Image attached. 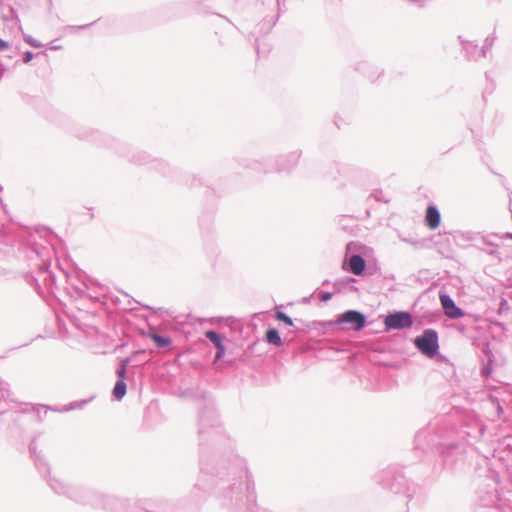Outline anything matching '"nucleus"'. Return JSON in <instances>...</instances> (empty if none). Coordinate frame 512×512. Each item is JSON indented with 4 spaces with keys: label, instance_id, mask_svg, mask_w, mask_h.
Here are the masks:
<instances>
[{
    "label": "nucleus",
    "instance_id": "1",
    "mask_svg": "<svg viewBox=\"0 0 512 512\" xmlns=\"http://www.w3.org/2000/svg\"><path fill=\"white\" fill-rule=\"evenodd\" d=\"M199 475L185 505L198 506L214 495L231 512H239L244 497L255 506L257 493L244 458L234 454L231 440L220 427L218 413L207 405L199 413Z\"/></svg>",
    "mask_w": 512,
    "mask_h": 512
},
{
    "label": "nucleus",
    "instance_id": "2",
    "mask_svg": "<svg viewBox=\"0 0 512 512\" xmlns=\"http://www.w3.org/2000/svg\"><path fill=\"white\" fill-rule=\"evenodd\" d=\"M455 433V429L450 425L449 419L445 416L436 417L429 424L420 429L414 439L417 449L437 448L443 457L444 465L452 467L455 461L458 444L450 439Z\"/></svg>",
    "mask_w": 512,
    "mask_h": 512
},
{
    "label": "nucleus",
    "instance_id": "3",
    "mask_svg": "<svg viewBox=\"0 0 512 512\" xmlns=\"http://www.w3.org/2000/svg\"><path fill=\"white\" fill-rule=\"evenodd\" d=\"M49 487L58 495H63L77 504L95 507L99 498L98 490L86 485H69L59 478H50Z\"/></svg>",
    "mask_w": 512,
    "mask_h": 512
},
{
    "label": "nucleus",
    "instance_id": "4",
    "mask_svg": "<svg viewBox=\"0 0 512 512\" xmlns=\"http://www.w3.org/2000/svg\"><path fill=\"white\" fill-rule=\"evenodd\" d=\"M376 481L387 490H390L394 494H403L408 499L413 497L411 487L408 484L406 477L399 471L388 468L376 476Z\"/></svg>",
    "mask_w": 512,
    "mask_h": 512
},
{
    "label": "nucleus",
    "instance_id": "5",
    "mask_svg": "<svg viewBox=\"0 0 512 512\" xmlns=\"http://www.w3.org/2000/svg\"><path fill=\"white\" fill-rule=\"evenodd\" d=\"M301 156V151H292L286 154L279 155L277 159H275V165L271 166L270 164L265 162H260L254 160L251 162L249 167L256 171H262L265 173L277 171V172H289L291 171L298 163Z\"/></svg>",
    "mask_w": 512,
    "mask_h": 512
},
{
    "label": "nucleus",
    "instance_id": "6",
    "mask_svg": "<svg viewBox=\"0 0 512 512\" xmlns=\"http://www.w3.org/2000/svg\"><path fill=\"white\" fill-rule=\"evenodd\" d=\"M413 344L421 354L430 359L439 353V336L435 329H425L414 338Z\"/></svg>",
    "mask_w": 512,
    "mask_h": 512
},
{
    "label": "nucleus",
    "instance_id": "7",
    "mask_svg": "<svg viewBox=\"0 0 512 512\" xmlns=\"http://www.w3.org/2000/svg\"><path fill=\"white\" fill-rule=\"evenodd\" d=\"M52 246H45L40 244H33L31 247V253H33L36 257V260L39 261V263H36L39 274L44 275L43 280L45 282H50L51 284L55 283V276L54 274L49 271V267L51 265V256H52Z\"/></svg>",
    "mask_w": 512,
    "mask_h": 512
},
{
    "label": "nucleus",
    "instance_id": "8",
    "mask_svg": "<svg viewBox=\"0 0 512 512\" xmlns=\"http://www.w3.org/2000/svg\"><path fill=\"white\" fill-rule=\"evenodd\" d=\"M135 500L120 498L114 495L99 492V498L94 508L103 509L111 512H136L133 508Z\"/></svg>",
    "mask_w": 512,
    "mask_h": 512
},
{
    "label": "nucleus",
    "instance_id": "9",
    "mask_svg": "<svg viewBox=\"0 0 512 512\" xmlns=\"http://www.w3.org/2000/svg\"><path fill=\"white\" fill-rule=\"evenodd\" d=\"M413 315L409 311H392L384 317L385 331L408 329L413 326Z\"/></svg>",
    "mask_w": 512,
    "mask_h": 512
},
{
    "label": "nucleus",
    "instance_id": "10",
    "mask_svg": "<svg viewBox=\"0 0 512 512\" xmlns=\"http://www.w3.org/2000/svg\"><path fill=\"white\" fill-rule=\"evenodd\" d=\"M367 323V318L364 313L357 310H347L338 315L336 324H350L351 329L354 331L362 330Z\"/></svg>",
    "mask_w": 512,
    "mask_h": 512
},
{
    "label": "nucleus",
    "instance_id": "11",
    "mask_svg": "<svg viewBox=\"0 0 512 512\" xmlns=\"http://www.w3.org/2000/svg\"><path fill=\"white\" fill-rule=\"evenodd\" d=\"M367 262L365 258L360 254L346 255L342 268L343 270L350 272L356 276H362L366 270Z\"/></svg>",
    "mask_w": 512,
    "mask_h": 512
},
{
    "label": "nucleus",
    "instance_id": "12",
    "mask_svg": "<svg viewBox=\"0 0 512 512\" xmlns=\"http://www.w3.org/2000/svg\"><path fill=\"white\" fill-rule=\"evenodd\" d=\"M80 296H86L94 301H101L106 295V288L92 281L82 282L81 286H76Z\"/></svg>",
    "mask_w": 512,
    "mask_h": 512
},
{
    "label": "nucleus",
    "instance_id": "13",
    "mask_svg": "<svg viewBox=\"0 0 512 512\" xmlns=\"http://www.w3.org/2000/svg\"><path fill=\"white\" fill-rule=\"evenodd\" d=\"M29 452L31 457L34 459V463L37 470L46 478V481L48 482L50 478H53L50 475V466L43 457V455L41 454V452L37 450L35 439H33L29 444Z\"/></svg>",
    "mask_w": 512,
    "mask_h": 512
},
{
    "label": "nucleus",
    "instance_id": "14",
    "mask_svg": "<svg viewBox=\"0 0 512 512\" xmlns=\"http://www.w3.org/2000/svg\"><path fill=\"white\" fill-rule=\"evenodd\" d=\"M440 303L444 314L450 319H459L464 316V311L458 307L455 301L448 294H440Z\"/></svg>",
    "mask_w": 512,
    "mask_h": 512
},
{
    "label": "nucleus",
    "instance_id": "15",
    "mask_svg": "<svg viewBox=\"0 0 512 512\" xmlns=\"http://www.w3.org/2000/svg\"><path fill=\"white\" fill-rule=\"evenodd\" d=\"M458 38L462 44L465 57L468 60L478 61L479 59L484 58V55L479 54L480 48L476 41H464L461 36Z\"/></svg>",
    "mask_w": 512,
    "mask_h": 512
},
{
    "label": "nucleus",
    "instance_id": "16",
    "mask_svg": "<svg viewBox=\"0 0 512 512\" xmlns=\"http://www.w3.org/2000/svg\"><path fill=\"white\" fill-rule=\"evenodd\" d=\"M355 69L370 80H375L382 74V71H379L373 63L367 60L358 62Z\"/></svg>",
    "mask_w": 512,
    "mask_h": 512
},
{
    "label": "nucleus",
    "instance_id": "17",
    "mask_svg": "<svg viewBox=\"0 0 512 512\" xmlns=\"http://www.w3.org/2000/svg\"><path fill=\"white\" fill-rule=\"evenodd\" d=\"M441 222V214L439 209L435 205H429L426 209L425 224L426 226L434 230L439 227Z\"/></svg>",
    "mask_w": 512,
    "mask_h": 512
},
{
    "label": "nucleus",
    "instance_id": "18",
    "mask_svg": "<svg viewBox=\"0 0 512 512\" xmlns=\"http://www.w3.org/2000/svg\"><path fill=\"white\" fill-rule=\"evenodd\" d=\"M356 282V279L353 277H343L340 279H337L335 282H333V288L336 293H341L344 291H357V288L353 286L352 284Z\"/></svg>",
    "mask_w": 512,
    "mask_h": 512
},
{
    "label": "nucleus",
    "instance_id": "19",
    "mask_svg": "<svg viewBox=\"0 0 512 512\" xmlns=\"http://www.w3.org/2000/svg\"><path fill=\"white\" fill-rule=\"evenodd\" d=\"M9 384L0 377V415L8 409Z\"/></svg>",
    "mask_w": 512,
    "mask_h": 512
},
{
    "label": "nucleus",
    "instance_id": "20",
    "mask_svg": "<svg viewBox=\"0 0 512 512\" xmlns=\"http://www.w3.org/2000/svg\"><path fill=\"white\" fill-rule=\"evenodd\" d=\"M149 337L153 340V342L159 348H166V347L170 346L172 343V340L170 337L161 335L157 332H151L149 334Z\"/></svg>",
    "mask_w": 512,
    "mask_h": 512
},
{
    "label": "nucleus",
    "instance_id": "21",
    "mask_svg": "<svg viewBox=\"0 0 512 512\" xmlns=\"http://www.w3.org/2000/svg\"><path fill=\"white\" fill-rule=\"evenodd\" d=\"M265 337L266 341L271 345L280 346L282 344V338L276 328L267 329Z\"/></svg>",
    "mask_w": 512,
    "mask_h": 512
},
{
    "label": "nucleus",
    "instance_id": "22",
    "mask_svg": "<svg viewBox=\"0 0 512 512\" xmlns=\"http://www.w3.org/2000/svg\"><path fill=\"white\" fill-rule=\"evenodd\" d=\"M126 391H127V385H126L125 381L117 380L114 385L113 391H112L115 399L121 400L125 396Z\"/></svg>",
    "mask_w": 512,
    "mask_h": 512
},
{
    "label": "nucleus",
    "instance_id": "23",
    "mask_svg": "<svg viewBox=\"0 0 512 512\" xmlns=\"http://www.w3.org/2000/svg\"><path fill=\"white\" fill-rule=\"evenodd\" d=\"M130 161L140 165L146 164L150 162V155L144 151H137L131 155Z\"/></svg>",
    "mask_w": 512,
    "mask_h": 512
},
{
    "label": "nucleus",
    "instance_id": "24",
    "mask_svg": "<svg viewBox=\"0 0 512 512\" xmlns=\"http://www.w3.org/2000/svg\"><path fill=\"white\" fill-rule=\"evenodd\" d=\"M206 338L214 344L215 347L223 344L224 337L215 330H208L205 332Z\"/></svg>",
    "mask_w": 512,
    "mask_h": 512
},
{
    "label": "nucleus",
    "instance_id": "25",
    "mask_svg": "<svg viewBox=\"0 0 512 512\" xmlns=\"http://www.w3.org/2000/svg\"><path fill=\"white\" fill-rule=\"evenodd\" d=\"M495 40L496 36L494 32L488 35L484 40L483 46L480 48L479 54L484 55V57H486L488 50L492 48Z\"/></svg>",
    "mask_w": 512,
    "mask_h": 512
},
{
    "label": "nucleus",
    "instance_id": "26",
    "mask_svg": "<svg viewBox=\"0 0 512 512\" xmlns=\"http://www.w3.org/2000/svg\"><path fill=\"white\" fill-rule=\"evenodd\" d=\"M484 352L488 355V361L481 368V375L484 377H488L492 373V362L493 355L487 347Z\"/></svg>",
    "mask_w": 512,
    "mask_h": 512
},
{
    "label": "nucleus",
    "instance_id": "27",
    "mask_svg": "<svg viewBox=\"0 0 512 512\" xmlns=\"http://www.w3.org/2000/svg\"><path fill=\"white\" fill-rule=\"evenodd\" d=\"M275 319L279 322L285 323L288 326L294 325L293 319L283 311L277 310L275 313Z\"/></svg>",
    "mask_w": 512,
    "mask_h": 512
},
{
    "label": "nucleus",
    "instance_id": "28",
    "mask_svg": "<svg viewBox=\"0 0 512 512\" xmlns=\"http://www.w3.org/2000/svg\"><path fill=\"white\" fill-rule=\"evenodd\" d=\"M128 364H129V359L128 358H125V359L121 360L120 367L116 371V374H117V376L119 378L118 380L125 381Z\"/></svg>",
    "mask_w": 512,
    "mask_h": 512
},
{
    "label": "nucleus",
    "instance_id": "29",
    "mask_svg": "<svg viewBox=\"0 0 512 512\" xmlns=\"http://www.w3.org/2000/svg\"><path fill=\"white\" fill-rule=\"evenodd\" d=\"M87 403V401H80V402H72L68 406H64L62 409H53L54 411L59 412H68L74 409H81L84 407V405Z\"/></svg>",
    "mask_w": 512,
    "mask_h": 512
},
{
    "label": "nucleus",
    "instance_id": "30",
    "mask_svg": "<svg viewBox=\"0 0 512 512\" xmlns=\"http://www.w3.org/2000/svg\"><path fill=\"white\" fill-rule=\"evenodd\" d=\"M99 135L97 131H94L93 129L85 130L83 133L79 134L78 137L80 139L85 140H95L96 137Z\"/></svg>",
    "mask_w": 512,
    "mask_h": 512
},
{
    "label": "nucleus",
    "instance_id": "31",
    "mask_svg": "<svg viewBox=\"0 0 512 512\" xmlns=\"http://www.w3.org/2000/svg\"><path fill=\"white\" fill-rule=\"evenodd\" d=\"M24 41L29 44L30 46L34 47V48H40L42 47V43L40 41H38L37 39L33 38L32 36L30 35H25L24 36Z\"/></svg>",
    "mask_w": 512,
    "mask_h": 512
},
{
    "label": "nucleus",
    "instance_id": "32",
    "mask_svg": "<svg viewBox=\"0 0 512 512\" xmlns=\"http://www.w3.org/2000/svg\"><path fill=\"white\" fill-rule=\"evenodd\" d=\"M510 310L508 301L505 298H501L498 306V314L508 312Z\"/></svg>",
    "mask_w": 512,
    "mask_h": 512
},
{
    "label": "nucleus",
    "instance_id": "33",
    "mask_svg": "<svg viewBox=\"0 0 512 512\" xmlns=\"http://www.w3.org/2000/svg\"><path fill=\"white\" fill-rule=\"evenodd\" d=\"M215 348H216L215 361H218L225 355L226 347L223 343Z\"/></svg>",
    "mask_w": 512,
    "mask_h": 512
},
{
    "label": "nucleus",
    "instance_id": "34",
    "mask_svg": "<svg viewBox=\"0 0 512 512\" xmlns=\"http://www.w3.org/2000/svg\"><path fill=\"white\" fill-rule=\"evenodd\" d=\"M247 512H272V511L267 509V508H260V507H258L257 501H256L255 502V506L253 504H250L247 507Z\"/></svg>",
    "mask_w": 512,
    "mask_h": 512
},
{
    "label": "nucleus",
    "instance_id": "35",
    "mask_svg": "<svg viewBox=\"0 0 512 512\" xmlns=\"http://www.w3.org/2000/svg\"><path fill=\"white\" fill-rule=\"evenodd\" d=\"M332 296H333V293L327 292V291H320L318 294V297H319L320 301H322V302L329 301L332 298Z\"/></svg>",
    "mask_w": 512,
    "mask_h": 512
},
{
    "label": "nucleus",
    "instance_id": "36",
    "mask_svg": "<svg viewBox=\"0 0 512 512\" xmlns=\"http://www.w3.org/2000/svg\"><path fill=\"white\" fill-rule=\"evenodd\" d=\"M49 409L51 408L44 405H39L38 407L35 408V413L39 421H41L40 411L44 410V413H46Z\"/></svg>",
    "mask_w": 512,
    "mask_h": 512
},
{
    "label": "nucleus",
    "instance_id": "37",
    "mask_svg": "<svg viewBox=\"0 0 512 512\" xmlns=\"http://www.w3.org/2000/svg\"><path fill=\"white\" fill-rule=\"evenodd\" d=\"M33 58H34V53H33L32 51L27 50V51L24 53V56H23V62L27 64V63H29Z\"/></svg>",
    "mask_w": 512,
    "mask_h": 512
},
{
    "label": "nucleus",
    "instance_id": "38",
    "mask_svg": "<svg viewBox=\"0 0 512 512\" xmlns=\"http://www.w3.org/2000/svg\"><path fill=\"white\" fill-rule=\"evenodd\" d=\"M95 22H92L90 24H86V25H81V26H68L67 29L68 30H71V31H79V30H83V29H86L87 27L93 25Z\"/></svg>",
    "mask_w": 512,
    "mask_h": 512
},
{
    "label": "nucleus",
    "instance_id": "39",
    "mask_svg": "<svg viewBox=\"0 0 512 512\" xmlns=\"http://www.w3.org/2000/svg\"><path fill=\"white\" fill-rule=\"evenodd\" d=\"M372 196H373V197L375 198V200H377V201L387 202V200L383 198L382 191H378V190H376V191H374V192L372 193Z\"/></svg>",
    "mask_w": 512,
    "mask_h": 512
},
{
    "label": "nucleus",
    "instance_id": "40",
    "mask_svg": "<svg viewBox=\"0 0 512 512\" xmlns=\"http://www.w3.org/2000/svg\"><path fill=\"white\" fill-rule=\"evenodd\" d=\"M9 47V43L0 38V51L5 50Z\"/></svg>",
    "mask_w": 512,
    "mask_h": 512
},
{
    "label": "nucleus",
    "instance_id": "41",
    "mask_svg": "<svg viewBox=\"0 0 512 512\" xmlns=\"http://www.w3.org/2000/svg\"><path fill=\"white\" fill-rule=\"evenodd\" d=\"M491 256L498 257L499 251H498V245H494V249L489 252Z\"/></svg>",
    "mask_w": 512,
    "mask_h": 512
},
{
    "label": "nucleus",
    "instance_id": "42",
    "mask_svg": "<svg viewBox=\"0 0 512 512\" xmlns=\"http://www.w3.org/2000/svg\"><path fill=\"white\" fill-rule=\"evenodd\" d=\"M155 162H156V166L161 167L162 170H164L168 166L165 162H162V161L155 160Z\"/></svg>",
    "mask_w": 512,
    "mask_h": 512
},
{
    "label": "nucleus",
    "instance_id": "43",
    "mask_svg": "<svg viewBox=\"0 0 512 512\" xmlns=\"http://www.w3.org/2000/svg\"><path fill=\"white\" fill-rule=\"evenodd\" d=\"M502 238H505V239H511L512 240V233L511 232H507L505 233Z\"/></svg>",
    "mask_w": 512,
    "mask_h": 512
},
{
    "label": "nucleus",
    "instance_id": "44",
    "mask_svg": "<svg viewBox=\"0 0 512 512\" xmlns=\"http://www.w3.org/2000/svg\"><path fill=\"white\" fill-rule=\"evenodd\" d=\"M352 245H353V243H352V242H350V243H348V244L346 245V250H347V252H349V251H350V249H351V246H352Z\"/></svg>",
    "mask_w": 512,
    "mask_h": 512
},
{
    "label": "nucleus",
    "instance_id": "45",
    "mask_svg": "<svg viewBox=\"0 0 512 512\" xmlns=\"http://www.w3.org/2000/svg\"><path fill=\"white\" fill-rule=\"evenodd\" d=\"M484 243H485V244H487V245H491V246H493V247H494V245H495V244L491 243V241H489V240H487V239H485V240H484Z\"/></svg>",
    "mask_w": 512,
    "mask_h": 512
},
{
    "label": "nucleus",
    "instance_id": "46",
    "mask_svg": "<svg viewBox=\"0 0 512 512\" xmlns=\"http://www.w3.org/2000/svg\"><path fill=\"white\" fill-rule=\"evenodd\" d=\"M312 324H313L314 327H316L317 325H322V323L317 322V321H314Z\"/></svg>",
    "mask_w": 512,
    "mask_h": 512
},
{
    "label": "nucleus",
    "instance_id": "47",
    "mask_svg": "<svg viewBox=\"0 0 512 512\" xmlns=\"http://www.w3.org/2000/svg\"><path fill=\"white\" fill-rule=\"evenodd\" d=\"M328 284H330V281H329V280H325V281L323 282V285H328Z\"/></svg>",
    "mask_w": 512,
    "mask_h": 512
},
{
    "label": "nucleus",
    "instance_id": "48",
    "mask_svg": "<svg viewBox=\"0 0 512 512\" xmlns=\"http://www.w3.org/2000/svg\"><path fill=\"white\" fill-rule=\"evenodd\" d=\"M11 13L14 15L15 18H17V15L15 14V11L11 9Z\"/></svg>",
    "mask_w": 512,
    "mask_h": 512
},
{
    "label": "nucleus",
    "instance_id": "49",
    "mask_svg": "<svg viewBox=\"0 0 512 512\" xmlns=\"http://www.w3.org/2000/svg\"><path fill=\"white\" fill-rule=\"evenodd\" d=\"M277 4L280 5V0H277Z\"/></svg>",
    "mask_w": 512,
    "mask_h": 512
}]
</instances>
